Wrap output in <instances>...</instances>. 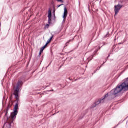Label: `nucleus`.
<instances>
[{
    "label": "nucleus",
    "mask_w": 128,
    "mask_h": 128,
    "mask_svg": "<svg viewBox=\"0 0 128 128\" xmlns=\"http://www.w3.org/2000/svg\"><path fill=\"white\" fill-rule=\"evenodd\" d=\"M126 119H124V120H126Z\"/></svg>",
    "instance_id": "72a5a7b5"
},
{
    "label": "nucleus",
    "mask_w": 128,
    "mask_h": 128,
    "mask_svg": "<svg viewBox=\"0 0 128 128\" xmlns=\"http://www.w3.org/2000/svg\"><path fill=\"white\" fill-rule=\"evenodd\" d=\"M46 26H47L48 28H50V24H47Z\"/></svg>",
    "instance_id": "f3484780"
},
{
    "label": "nucleus",
    "mask_w": 128,
    "mask_h": 128,
    "mask_svg": "<svg viewBox=\"0 0 128 128\" xmlns=\"http://www.w3.org/2000/svg\"><path fill=\"white\" fill-rule=\"evenodd\" d=\"M126 119H124V120H126Z\"/></svg>",
    "instance_id": "c9c22d12"
},
{
    "label": "nucleus",
    "mask_w": 128,
    "mask_h": 128,
    "mask_svg": "<svg viewBox=\"0 0 128 128\" xmlns=\"http://www.w3.org/2000/svg\"><path fill=\"white\" fill-rule=\"evenodd\" d=\"M46 88H48V86H46Z\"/></svg>",
    "instance_id": "2f4dec72"
},
{
    "label": "nucleus",
    "mask_w": 128,
    "mask_h": 128,
    "mask_svg": "<svg viewBox=\"0 0 128 128\" xmlns=\"http://www.w3.org/2000/svg\"><path fill=\"white\" fill-rule=\"evenodd\" d=\"M46 48H48V46H46V45H44L40 49V52H44V50Z\"/></svg>",
    "instance_id": "9d476101"
},
{
    "label": "nucleus",
    "mask_w": 128,
    "mask_h": 128,
    "mask_svg": "<svg viewBox=\"0 0 128 128\" xmlns=\"http://www.w3.org/2000/svg\"><path fill=\"white\" fill-rule=\"evenodd\" d=\"M48 18H52V9L50 8L48 12Z\"/></svg>",
    "instance_id": "1a4fd4ad"
},
{
    "label": "nucleus",
    "mask_w": 128,
    "mask_h": 128,
    "mask_svg": "<svg viewBox=\"0 0 128 128\" xmlns=\"http://www.w3.org/2000/svg\"><path fill=\"white\" fill-rule=\"evenodd\" d=\"M110 36V32H108L107 34L104 36V38H108Z\"/></svg>",
    "instance_id": "ddd939ff"
},
{
    "label": "nucleus",
    "mask_w": 128,
    "mask_h": 128,
    "mask_svg": "<svg viewBox=\"0 0 128 128\" xmlns=\"http://www.w3.org/2000/svg\"><path fill=\"white\" fill-rule=\"evenodd\" d=\"M62 66H61L60 68H62Z\"/></svg>",
    "instance_id": "e433bc0d"
},
{
    "label": "nucleus",
    "mask_w": 128,
    "mask_h": 128,
    "mask_svg": "<svg viewBox=\"0 0 128 128\" xmlns=\"http://www.w3.org/2000/svg\"><path fill=\"white\" fill-rule=\"evenodd\" d=\"M104 64H102L100 66H101V68H102V66H104Z\"/></svg>",
    "instance_id": "b1692460"
},
{
    "label": "nucleus",
    "mask_w": 128,
    "mask_h": 128,
    "mask_svg": "<svg viewBox=\"0 0 128 128\" xmlns=\"http://www.w3.org/2000/svg\"><path fill=\"white\" fill-rule=\"evenodd\" d=\"M51 35L52 36L47 41L46 44L45 45H46V46H48V44H50V42H52V38H54V36L51 33Z\"/></svg>",
    "instance_id": "6e6552de"
},
{
    "label": "nucleus",
    "mask_w": 128,
    "mask_h": 128,
    "mask_svg": "<svg viewBox=\"0 0 128 128\" xmlns=\"http://www.w3.org/2000/svg\"><path fill=\"white\" fill-rule=\"evenodd\" d=\"M10 108H12V105H10V104H9L7 106L6 110V114L4 116V120H10V118H12V114H10V116H8V112L10 111Z\"/></svg>",
    "instance_id": "20e7f679"
},
{
    "label": "nucleus",
    "mask_w": 128,
    "mask_h": 128,
    "mask_svg": "<svg viewBox=\"0 0 128 128\" xmlns=\"http://www.w3.org/2000/svg\"><path fill=\"white\" fill-rule=\"evenodd\" d=\"M69 80H72V79L70 78Z\"/></svg>",
    "instance_id": "cd10ccee"
},
{
    "label": "nucleus",
    "mask_w": 128,
    "mask_h": 128,
    "mask_svg": "<svg viewBox=\"0 0 128 128\" xmlns=\"http://www.w3.org/2000/svg\"><path fill=\"white\" fill-rule=\"evenodd\" d=\"M119 44H122V43H120Z\"/></svg>",
    "instance_id": "c756f323"
},
{
    "label": "nucleus",
    "mask_w": 128,
    "mask_h": 128,
    "mask_svg": "<svg viewBox=\"0 0 128 128\" xmlns=\"http://www.w3.org/2000/svg\"><path fill=\"white\" fill-rule=\"evenodd\" d=\"M122 5L118 4V5L114 6V12H115V16H117L120 12V10L122 8Z\"/></svg>",
    "instance_id": "39448f33"
},
{
    "label": "nucleus",
    "mask_w": 128,
    "mask_h": 128,
    "mask_svg": "<svg viewBox=\"0 0 128 128\" xmlns=\"http://www.w3.org/2000/svg\"><path fill=\"white\" fill-rule=\"evenodd\" d=\"M54 90H49L48 92H54Z\"/></svg>",
    "instance_id": "393cba45"
},
{
    "label": "nucleus",
    "mask_w": 128,
    "mask_h": 128,
    "mask_svg": "<svg viewBox=\"0 0 128 128\" xmlns=\"http://www.w3.org/2000/svg\"><path fill=\"white\" fill-rule=\"evenodd\" d=\"M110 57V54H109L106 59L108 60V58Z\"/></svg>",
    "instance_id": "a211bd4d"
},
{
    "label": "nucleus",
    "mask_w": 128,
    "mask_h": 128,
    "mask_svg": "<svg viewBox=\"0 0 128 128\" xmlns=\"http://www.w3.org/2000/svg\"><path fill=\"white\" fill-rule=\"evenodd\" d=\"M54 18H56V15L54 16Z\"/></svg>",
    "instance_id": "a878e982"
},
{
    "label": "nucleus",
    "mask_w": 128,
    "mask_h": 128,
    "mask_svg": "<svg viewBox=\"0 0 128 128\" xmlns=\"http://www.w3.org/2000/svg\"><path fill=\"white\" fill-rule=\"evenodd\" d=\"M74 40V38H73L72 40Z\"/></svg>",
    "instance_id": "7c9ffc66"
},
{
    "label": "nucleus",
    "mask_w": 128,
    "mask_h": 128,
    "mask_svg": "<svg viewBox=\"0 0 128 128\" xmlns=\"http://www.w3.org/2000/svg\"><path fill=\"white\" fill-rule=\"evenodd\" d=\"M96 72H98V70H95L94 71V73H93V74H96Z\"/></svg>",
    "instance_id": "4be33fe9"
},
{
    "label": "nucleus",
    "mask_w": 128,
    "mask_h": 128,
    "mask_svg": "<svg viewBox=\"0 0 128 128\" xmlns=\"http://www.w3.org/2000/svg\"><path fill=\"white\" fill-rule=\"evenodd\" d=\"M100 68H102V66H98L96 70H100Z\"/></svg>",
    "instance_id": "4468645a"
},
{
    "label": "nucleus",
    "mask_w": 128,
    "mask_h": 128,
    "mask_svg": "<svg viewBox=\"0 0 128 128\" xmlns=\"http://www.w3.org/2000/svg\"><path fill=\"white\" fill-rule=\"evenodd\" d=\"M122 90L124 92H128V78L124 80L123 83L118 84L116 88L113 89L110 92L105 95L104 98H102L92 104L91 108H96V106H98L100 104L104 102V100L106 98H108V96H118V94H120Z\"/></svg>",
    "instance_id": "f257e3e1"
},
{
    "label": "nucleus",
    "mask_w": 128,
    "mask_h": 128,
    "mask_svg": "<svg viewBox=\"0 0 128 128\" xmlns=\"http://www.w3.org/2000/svg\"><path fill=\"white\" fill-rule=\"evenodd\" d=\"M48 66H50V65H48V66H47V68H48Z\"/></svg>",
    "instance_id": "c85d7f7f"
},
{
    "label": "nucleus",
    "mask_w": 128,
    "mask_h": 128,
    "mask_svg": "<svg viewBox=\"0 0 128 128\" xmlns=\"http://www.w3.org/2000/svg\"><path fill=\"white\" fill-rule=\"evenodd\" d=\"M48 24H52V18H48Z\"/></svg>",
    "instance_id": "9b49d317"
},
{
    "label": "nucleus",
    "mask_w": 128,
    "mask_h": 128,
    "mask_svg": "<svg viewBox=\"0 0 128 128\" xmlns=\"http://www.w3.org/2000/svg\"><path fill=\"white\" fill-rule=\"evenodd\" d=\"M42 52L40 51L39 56H42Z\"/></svg>",
    "instance_id": "6ab92c4d"
},
{
    "label": "nucleus",
    "mask_w": 128,
    "mask_h": 128,
    "mask_svg": "<svg viewBox=\"0 0 128 128\" xmlns=\"http://www.w3.org/2000/svg\"><path fill=\"white\" fill-rule=\"evenodd\" d=\"M22 78H21V80H18L17 84L16 87L14 91V95L15 96L16 98V104L14 106V108L13 110V112L11 114H12V118L14 120L16 118V116H18V102H20V88H22V86H24V82H26V80L24 78L22 79Z\"/></svg>",
    "instance_id": "f03ea898"
},
{
    "label": "nucleus",
    "mask_w": 128,
    "mask_h": 128,
    "mask_svg": "<svg viewBox=\"0 0 128 128\" xmlns=\"http://www.w3.org/2000/svg\"><path fill=\"white\" fill-rule=\"evenodd\" d=\"M53 14H54V16L56 15V10H54L53 11Z\"/></svg>",
    "instance_id": "2eb2a0df"
},
{
    "label": "nucleus",
    "mask_w": 128,
    "mask_h": 128,
    "mask_svg": "<svg viewBox=\"0 0 128 128\" xmlns=\"http://www.w3.org/2000/svg\"><path fill=\"white\" fill-rule=\"evenodd\" d=\"M70 42H72V40H70L69 41H68L66 44H70Z\"/></svg>",
    "instance_id": "412c9836"
},
{
    "label": "nucleus",
    "mask_w": 128,
    "mask_h": 128,
    "mask_svg": "<svg viewBox=\"0 0 128 128\" xmlns=\"http://www.w3.org/2000/svg\"><path fill=\"white\" fill-rule=\"evenodd\" d=\"M41 56H42L39 55V56H38V58H40Z\"/></svg>",
    "instance_id": "bb28decb"
},
{
    "label": "nucleus",
    "mask_w": 128,
    "mask_h": 128,
    "mask_svg": "<svg viewBox=\"0 0 128 128\" xmlns=\"http://www.w3.org/2000/svg\"><path fill=\"white\" fill-rule=\"evenodd\" d=\"M68 8H66V7L64 8V13L63 16V18H64V22H66V18H68Z\"/></svg>",
    "instance_id": "423d86ee"
},
{
    "label": "nucleus",
    "mask_w": 128,
    "mask_h": 128,
    "mask_svg": "<svg viewBox=\"0 0 128 128\" xmlns=\"http://www.w3.org/2000/svg\"><path fill=\"white\" fill-rule=\"evenodd\" d=\"M100 50V48H99L98 50H96L94 54V55L91 56L89 58H88V60H89V62H90V60H92V58H94V56H96L98 52Z\"/></svg>",
    "instance_id": "0eeeda50"
},
{
    "label": "nucleus",
    "mask_w": 128,
    "mask_h": 128,
    "mask_svg": "<svg viewBox=\"0 0 128 128\" xmlns=\"http://www.w3.org/2000/svg\"><path fill=\"white\" fill-rule=\"evenodd\" d=\"M2 104H4V102H2Z\"/></svg>",
    "instance_id": "473e14b6"
},
{
    "label": "nucleus",
    "mask_w": 128,
    "mask_h": 128,
    "mask_svg": "<svg viewBox=\"0 0 128 128\" xmlns=\"http://www.w3.org/2000/svg\"><path fill=\"white\" fill-rule=\"evenodd\" d=\"M126 119H124V120H126Z\"/></svg>",
    "instance_id": "f704fd0d"
},
{
    "label": "nucleus",
    "mask_w": 128,
    "mask_h": 128,
    "mask_svg": "<svg viewBox=\"0 0 128 128\" xmlns=\"http://www.w3.org/2000/svg\"><path fill=\"white\" fill-rule=\"evenodd\" d=\"M62 4H60V5H58V8H60V6H62Z\"/></svg>",
    "instance_id": "5701e85b"
},
{
    "label": "nucleus",
    "mask_w": 128,
    "mask_h": 128,
    "mask_svg": "<svg viewBox=\"0 0 128 128\" xmlns=\"http://www.w3.org/2000/svg\"><path fill=\"white\" fill-rule=\"evenodd\" d=\"M4 112L2 113H0V118H2V116Z\"/></svg>",
    "instance_id": "dca6fc26"
},
{
    "label": "nucleus",
    "mask_w": 128,
    "mask_h": 128,
    "mask_svg": "<svg viewBox=\"0 0 128 128\" xmlns=\"http://www.w3.org/2000/svg\"><path fill=\"white\" fill-rule=\"evenodd\" d=\"M122 122H124V121H120V122L118 124V125H116V126H114V128H116L118 126H120V124H122Z\"/></svg>",
    "instance_id": "f8f14e48"
},
{
    "label": "nucleus",
    "mask_w": 128,
    "mask_h": 128,
    "mask_svg": "<svg viewBox=\"0 0 128 128\" xmlns=\"http://www.w3.org/2000/svg\"><path fill=\"white\" fill-rule=\"evenodd\" d=\"M16 119L12 118V116L11 114V118L8 120H5L6 122L4 124L3 128H12V124H14V122L16 120Z\"/></svg>",
    "instance_id": "7ed1b4c3"
},
{
    "label": "nucleus",
    "mask_w": 128,
    "mask_h": 128,
    "mask_svg": "<svg viewBox=\"0 0 128 128\" xmlns=\"http://www.w3.org/2000/svg\"><path fill=\"white\" fill-rule=\"evenodd\" d=\"M106 61L105 62H104L103 64H104L106 62H108V59H106Z\"/></svg>",
    "instance_id": "aec40b11"
}]
</instances>
